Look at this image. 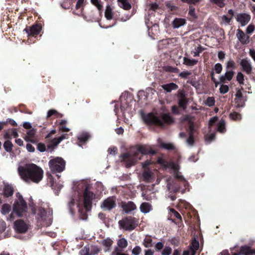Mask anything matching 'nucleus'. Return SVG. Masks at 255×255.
<instances>
[{
    "label": "nucleus",
    "mask_w": 255,
    "mask_h": 255,
    "mask_svg": "<svg viewBox=\"0 0 255 255\" xmlns=\"http://www.w3.org/2000/svg\"><path fill=\"white\" fill-rule=\"evenodd\" d=\"M17 172L20 178L26 183H38L43 177L44 171L42 168L34 163H27L19 166Z\"/></svg>",
    "instance_id": "nucleus-1"
},
{
    "label": "nucleus",
    "mask_w": 255,
    "mask_h": 255,
    "mask_svg": "<svg viewBox=\"0 0 255 255\" xmlns=\"http://www.w3.org/2000/svg\"><path fill=\"white\" fill-rule=\"evenodd\" d=\"M141 116L144 122L148 125L163 127L164 123L169 125L174 122L173 118L168 114H163L161 118L155 116L152 113L146 115L142 113Z\"/></svg>",
    "instance_id": "nucleus-2"
},
{
    "label": "nucleus",
    "mask_w": 255,
    "mask_h": 255,
    "mask_svg": "<svg viewBox=\"0 0 255 255\" xmlns=\"http://www.w3.org/2000/svg\"><path fill=\"white\" fill-rule=\"evenodd\" d=\"M96 199V195L91 191L88 187L85 188L84 195L83 200L78 202L77 207L80 208L83 205L86 211L91 210L93 201ZM79 212H81V215L80 218L82 220L87 219V215L83 210L79 209Z\"/></svg>",
    "instance_id": "nucleus-3"
},
{
    "label": "nucleus",
    "mask_w": 255,
    "mask_h": 255,
    "mask_svg": "<svg viewBox=\"0 0 255 255\" xmlns=\"http://www.w3.org/2000/svg\"><path fill=\"white\" fill-rule=\"evenodd\" d=\"M134 151L132 154V158L133 159L137 161L141 159L142 155H154L156 153L154 150L152 149L150 147L147 145H139L135 149L130 148L128 149V167L133 164V163H130V160L132 158L131 152Z\"/></svg>",
    "instance_id": "nucleus-4"
},
{
    "label": "nucleus",
    "mask_w": 255,
    "mask_h": 255,
    "mask_svg": "<svg viewBox=\"0 0 255 255\" xmlns=\"http://www.w3.org/2000/svg\"><path fill=\"white\" fill-rule=\"evenodd\" d=\"M17 198V200L15 202L13 205V212L11 215V217L16 214L18 216H22L26 212L27 205L24 201L22 196L19 194H16Z\"/></svg>",
    "instance_id": "nucleus-5"
},
{
    "label": "nucleus",
    "mask_w": 255,
    "mask_h": 255,
    "mask_svg": "<svg viewBox=\"0 0 255 255\" xmlns=\"http://www.w3.org/2000/svg\"><path fill=\"white\" fill-rule=\"evenodd\" d=\"M49 168L52 172H61L65 168V161L61 157H57L49 160Z\"/></svg>",
    "instance_id": "nucleus-6"
},
{
    "label": "nucleus",
    "mask_w": 255,
    "mask_h": 255,
    "mask_svg": "<svg viewBox=\"0 0 255 255\" xmlns=\"http://www.w3.org/2000/svg\"><path fill=\"white\" fill-rule=\"evenodd\" d=\"M244 88L242 87L241 89H238L235 94V103L237 108H243L245 106L246 102L247 101V96H244L242 91Z\"/></svg>",
    "instance_id": "nucleus-7"
},
{
    "label": "nucleus",
    "mask_w": 255,
    "mask_h": 255,
    "mask_svg": "<svg viewBox=\"0 0 255 255\" xmlns=\"http://www.w3.org/2000/svg\"><path fill=\"white\" fill-rule=\"evenodd\" d=\"M127 245L128 243L126 239L124 238L120 239L118 242V247L113 252L112 255H128L123 251L127 247Z\"/></svg>",
    "instance_id": "nucleus-8"
},
{
    "label": "nucleus",
    "mask_w": 255,
    "mask_h": 255,
    "mask_svg": "<svg viewBox=\"0 0 255 255\" xmlns=\"http://www.w3.org/2000/svg\"><path fill=\"white\" fill-rule=\"evenodd\" d=\"M240 65L243 72L246 73L248 75H251L252 74L253 68L250 59L248 58L241 59Z\"/></svg>",
    "instance_id": "nucleus-9"
},
{
    "label": "nucleus",
    "mask_w": 255,
    "mask_h": 255,
    "mask_svg": "<svg viewBox=\"0 0 255 255\" xmlns=\"http://www.w3.org/2000/svg\"><path fill=\"white\" fill-rule=\"evenodd\" d=\"M28 225L23 220H18L14 223V229L18 233H24L28 229Z\"/></svg>",
    "instance_id": "nucleus-10"
},
{
    "label": "nucleus",
    "mask_w": 255,
    "mask_h": 255,
    "mask_svg": "<svg viewBox=\"0 0 255 255\" xmlns=\"http://www.w3.org/2000/svg\"><path fill=\"white\" fill-rule=\"evenodd\" d=\"M116 206V199L114 197L105 199L101 204V208L106 210H110Z\"/></svg>",
    "instance_id": "nucleus-11"
},
{
    "label": "nucleus",
    "mask_w": 255,
    "mask_h": 255,
    "mask_svg": "<svg viewBox=\"0 0 255 255\" xmlns=\"http://www.w3.org/2000/svg\"><path fill=\"white\" fill-rule=\"evenodd\" d=\"M158 162L166 168H170L174 171V173L179 170V165L173 161H167L165 159H158Z\"/></svg>",
    "instance_id": "nucleus-12"
},
{
    "label": "nucleus",
    "mask_w": 255,
    "mask_h": 255,
    "mask_svg": "<svg viewBox=\"0 0 255 255\" xmlns=\"http://www.w3.org/2000/svg\"><path fill=\"white\" fill-rule=\"evenodd\" d=\"M236 19L238 22L241 23V26H244L250 21L251 16L246 13H241L237 14Z\"/></svg>",
    "instance_id": "nucleus-13"
},
{
    "label": "nucleus",
    "mask_w": 255,
    "mask_h": 255,
    "mask_svg": "<svg viewBox=\"0 0 255 255\" xmlns=\"http://www.w3.org/2000/svg\"><path fill=\"white\" fill-rule=\"evenodd\" d=\"M236 36L239 41L243 45L247 44L250 42V36L246 34L244 31L240 28L237 29Z\"/></svg>",
    "instance_id": "nucleus-14"
},
{
    "label": "nucleus",
    "mask_w": 255,
    "mask_h": 255,
    "mask_svg": "<svg viewBox=\"0 0 255 255\" xmlns=\"http://www.w3.org/2000/svg\"><path fill=\"white\" fill-rule=\"evenodd\" d=\"M255 254V249H252L250 247L244 245L240 248V250L238 254L234 253L233 255H253Z\"/></svg>",
    "instance_id": "nucleus-15"
},
{
    "label": "nucleus",
    "mask_w": 255,
    "mask_h": 255,
    "mask_svg": "<svg viewBox=\"0 0 255 255\" xmlns=\"http://www.w3.org/2000/svg\"><path fill=\"white\" fill-rule=\"evenodd\" d=\"M235 74V72L233 70H227L224 75H221L219 77V80L221 83H225L226 81H230Z\"/></svg>",
    "instance_id": "nucleus-16"
},
{
    "label": "nucleus",
    "mask_w": 255,
    "mask_h": 255,
    "mask_svg": "<svg viewBox=\"0 0 255 255\" xmlns=\"http://www.w3.org/2000/svg\"><path fill=\"white\" fill-rule=\"evenodd\" d=\"M41 27L40 25H33L29 28H26L24 29V31L26 32L28 35H37L40 31Z\"/></svg>",
    "instance_id": "nucleus-17"
},
{
    "label": "nucleus",
    "mask_w": 255,
    "mask_h": 255,
    "mask_svg": "<svg viewBox=\"0 0 255 255\" xmlns=\"http://www.w3.org/2000/svg\"><path fill=\"white\" fill-rule=\"evenodd\" d=\"M161 87L167 93H170L172 90H176L178 88V86L174 83L163 84Z\"/></svg>",
    "instance_id": "nucleus-18"
},
{
    "label": "nucleus",
    "mask_w": 255,
    "mask_h": 255,
    "mask_svg": "<svg viewBox=\"0 0 255 255\" xmlns=\"http://www.w3.org/2000/svg\"><path fill=\"white\" fill-rule=\"evenodd\" d=\"M38 214L40 216L42 220H43L46 222V223H43L44 226H48L51 224L52 221L50 217H48L47 218H45L46 213L43 209H39Z\"/></svg>",
    "instance_id": "nucleus-19"
},
{
    "label": "nucleus",
    "mask_w": 255,
    "mask_h": 255,
    "mask_svg": "<svg viewBox=\"0 0 255 255\" xmlns=\"http://www.w3.org/2000/svg\"><path fill=\"white\" fill-rule=\"evenodd\" d=\"M138 219L132 217H128V231L133 230L138 225Z\"/></svg>",
    "instance_id": "nucleus-20"
},
{
    "label": "nucleus",
    "mask_w": 255,
    "mask_h": 255,
    "mask_svg": "<svg viewBox=\"0 0 255 255\" xmlns=\"http://www.w3.org/2000/svg\"><path fill=\"white\" fill-rule=\"evenodd\" d=\"M186 23V21L184 18H175L172 22V25L174 28H178Z\"/></svg>",
    "instance_id": "nucleus-21"
},
{
    "label": "nucleus",
    "mask_w": 255,
    "mask_h": 255,
    "mask_svg": "<svg viewBox=\"0 0 255 255\" xmlns=\"http://www.w3.org/2000/svg\"><path fill=\"white\" fill-rule=\"evenodd\" d=\"M36 133V130L34 128H31L29 129L26 132V135L24 137V139L26 141H30L31 142H34V140L32 138L34 137Z\"/></svg>",
    "instance_id": "nucleus-22"
},
{
    "label": "nucleus",
    "mask_w": 255,
    "mask_h": 255,
    "mask_svg": "<svg viewBox=\"0 0 255 255\" xmlns=\"http://www.w3.org/2000/svg\"><path fill=\"white\" fill-rule=\"evenodd\" d=\"M158 143L160 147L168 150H173L175 149V147L173 144L171 143H165L162 142L161 140H158Z\"/></svg>",
    "instance_id": "nucleus-23"
},
{
    "label": "nucleus",
    "mask_w": 255,
    "mask_h": 255,
    "mask_svg": "<svg viewBox=\"0 0 255 255\" xmlns=\"http://www.w3.org/2000/svg\"><path fill=\"white\" fill-rule=\"evenodd\" d=\"M142 245L145 248H146L152 247L153 246L154 243L153 242L152 239H151V237L150 236L146 235L143 240Z\"/></svg>",
    "instance_id": "nucleus-24"
},
{
    "label": "nucleus",
    "mask_w": 255,
    "mask_h": 255,
    "mask_svg": "<svg viewBox=\"0 0 255 255\" xmlns=\"http://www.w3.org/2000/svg\"><path fill=\"white\" fill-rule=\"evenodd\" d=\"M170 211L171 216H173L174 217H175L177 219L179 220V221L177 222H175V221L174 220H172V221L173 222H174L175 223H176V224H178V225H179L180 223H181L182 222V217H181V216L180 215V214L174 209H172V208L170 209Z\"/></svg>",
    "instance_id": "nucleus-25"
},
{
    "label": "nucleus",
    "mask_w": 255,
    "mask_h": 255,
    "mask_svg": "<svg viewBox=\"0 0 255 255\" xmlns=\"http://www.w3.org/2000/svg\"><path fill=\"white\" fill-rule=\"evenodd\" d=\"M13 193L12 186L9 184H5L3 188V193L4 196L9 197L11 196Z\"/></svg>",
    "instance_id": "nucleus-26"
},
{
    "label": "nucleus",
    "mask_w": 255,
    "mask_h": 255,
    "mask_svg": "<svg viewBox=\"0 0 255 255\" xmlns=\"http://www.w3.org/2000/svg\"><path fill=\"white\" fill-rule=\"evenodd\" d=\"M151 208V205L148 202L142 203L140 206V209L142 213H146L149 212Z\"/></svg>",
    "instance_id": "nucleus-27"
},
{
    "label": "nucleus",
    "mask_w": 255,
    "mask_h": 255,
    "mask_svg": "<svg viewBox=\"0 0 255 255\" xmlns=\"http://www.w3.org/2000/svg\"><path fill=\"white\" fill-rule=\"evenodd\" d=\"M189 100L187 98L178 100V104L179 108L185 110L187 108Z\"/></svg>",
    "instance_id": "nucleus-28"
},
{
    "label": "nucleus",
    "mask_w": 255,
    "mask_h": 255,
    "mask_svg": "<svg viewBox=\"0 0 255 255\" xmlns=\"http://www.w3.org/2000/svg\"><path fill=\"white\" fill-rule=\"evenodd\" d=\"M164 71L170 73H178L179 72V69L176 67H172L171 66H164L163 67Z\"/></svg>",
    "instance_id": "nucleus-29"
},
{
    "label": "nucleus",
    "mask_w": 255,
    "mask_h": 255,
    "mask_svg": "<svg viewBox=\"0 0 255 255\" xmlns=\"http://www.w3.org/2000/svg\"><path fill=\"white\" fill-rule=\"evenodd\" d=\"M66 138V134H62L61 136H60L59 137L57 138H54L53 139H52L51 143V145L52 146H56L59 143H60V142L63 140L64 139Z\"/></svg>",
    "instance_id": "nucleus-30"
},
{
    "label": "nucleus",
    "mask_w": 255,
    "mask_h": 255,
    "mask_svg": "<svg viewBox=\"0 0 255 255\" xmlns=\"http://www.w3.org/2000/svg\"><path fill=\"white\" fill-rule=\"evenodd\" d=\"M113 241L110 239H106L102 241V244L107 249L105 250V252L109 251L110 248L112 245Z\"/></svg>",
    "instance_id": "nucleus-31"
},
{
    "label": "nucleus",
    "mask_w": 255,
    "mask_h": 255,
    "mask_svg": "<svg viewBox=\"0 0 255 255\" xmlns=\"http://www.w3.org/2000/svg\"><path fill=\"white\" fill-rule=\"evenodd\" d=\"M189 123V133L194 135L196 132V129L195 128V124L191 119H190L188 121Z\"/></svg>",
    "instance_id": "nucleus-32"
},
{
    "label": "nucleus",
    "mask_w": 255,
    "mask_h": 255,
    "mask_svg": "<svg viewBox=\"0 0 255 255\" xmlns=\"http://www.w3.org/2000/svg\"><path fill=\"white\" fill-rule=\"evenodd\" d=\"M113 16L112 8L109 5H107L105 11V17L107 19L111 20L113 18Z\"/></svg>",
    "instance_id": "nucleus-33"
},
{
    "label": "nucleus",
    "mask_w": 255,
    "mask_h": 255,
    "mask_svg": "<svg viewBox=\"0 0 255 255\" xmlns=\"http://www.w3.org/2000/svg\"><path fill=\"white\" fill-rule=\"evenodd\" d=\"M198 63V60L195 59H190L187 57L183 59V64L187 66H194Z\"/></svg>",
    "instance_id": "nucleus-34"
},
{
    "label": "nucleus",
    "mask_w": 255,
    "mask_h": 255,
    "mask_svg": "<svg viewBox=\"0 0 255 255\" xmlns=\"http://www.w3.org/2000/svg\"><path fill=\"white\" fill-rule=\"evenodd\" d=\"M174 177L177 180L182 182L185 187H186V185L188 184V182L185 180L184 177L180 175V172H179V171L176 173H174Z\"/></svg>",
    "instance_id": "nucleus-35"
},
{
    "label": "nucleus",
    "mask_w": 255,
    "mask_h": 255,
    "mask_svg": "<svg viewBox=\"0 0 255 255\" xmlns=\"http://www.w3.org/2000/svg\"><path fill=\"white\" fill-rule=\"evenodd\" d=\"M210 1L217 5L220 8H223L226 5L225 0H209Z\"/></svg>",
    "instance_id": "nucleus-36"
},
{
    "label": "nucleus",
    "mask_w": 255,
    "mask_h": 255,
    "mask_svg": "<svg viewBox=\"0 0 255 255\" xmlns=\"http://www.w3.org/2000/svg\"><path fill=\"white\" fill-rule=\"evenodd\" d=\"M217 130L221 133H224L226 131L225 123L224 121H221L218 125Z\"/></svg>",
    "instance_id": "nucleus-37"
},
{
    "label": "nucleus",
    "mask_w": 255,
    "mask_h": 255,
    "mask_svg": "<svg viewBox=\"0 0 255 255\" xmlns=\"http://www.w3.org/2000/svg\"><path fill=\"white\" fill-rule=\"evenodd\" d=\"M230 118L234 121H239L241 119V115L237 112H233L230 115Z\"/></svg>",
    "instance_id": "nucleus-38"
},
{
    "label": "nucleus",
    "mask_w": 255,
    "mask_h": 255,
    "mask_svg": "<svg viewBox=\"0 0 255 255\" xmlns=\"http://www.w3.org/2000/svg\"><path fill=\"white\" fill-rule=\"evenodd\" d=\"M244 75L241 72H239L237 73V75L236 77L237 81L241 85L244 84Z\"/></svg>",
    "instance_id": "nucleus-39"
},
{
    "label": "nucleus",
    "mask_w": 255,
    "mask_h": 255,
    "mask_svg": "<svg viewBox=\"0 0 255 255\" xmlns=\"http://www.w3.org/2000/svg\"><path fill=\"white\" fill-rule=\"evenodd\" d=\"M222 20L221 21V24H225V25H230L231 24L232 21V17H228L227 15H224L222 17Z\"/></svg>",
    "instance_id": "nucleus-40"
},
{
    "label": "nucleus",
    "mask_w": 255,
    "mask_h": 255,
    "mask_svg": "<svg viewBox=\"0 0 255 255\" xmlns=\"http://www.w3.org/2000/svg\"><path fill=\"white\" fill-rule=\"evenodd\" d=\"M119 224L121 229L126 231L128 230V220L126 218L119 221Z\"/></svg>",
    "instance_id": "nucleus-41"
},
{
    "label": "nucleus",
    "mask_w": 255,
    "mask_h": 255,
    "mask_svg": "<svg viewBox=\"0 0 255 255\" xmlns=\"http://www.w3.org/2000/svg\"><path fill=\"white\" fill-rule=\"evenodd\" d=\"M12 146H13V145H12L11 142L9 140H7V141H5L3 144V147L4 148V149L7 152H10L11 151Z\"/></svg>",
    "instance_id": "nucleus-42"
},
{
    "label": "nucleus",
    "mask_w": 255,
    "mask_h": 255,
    "mask_svg": "<svg viewBox=\"0 0 255 255\" xmlns=\"http://www.w3.org/2000/svg\"><path fill=\"white\" fill-rule=\"evenodd\" d=\"M227 70H229L230 69H232V70H234L236 69V63L235 61L233 60H230L228 61L226 63V66Z\"/></svg>",
    "instance_id": "nucleus-43"
},
{
    "label": "nucleus",
    "mask_w": 255,
    "mask_h": 255,
    "mask_svg": "<svg viewBox=\"0 0 255 255\" xmlns=\"http://www.w3.org/2000/svg\"><path fill=\"white\" fill-rule=\"evenodd\" d=\"M119 6L123 9H128V0H118Z\"/></svg>",
    "instance_id": "nucleus-44"
},
{
    "label": "nucleus",
    "mask_w": 255,
    "mask_h": 255,
    "mask_svg": "<svg viewBox=\"0 0 255 255\" xmlns=\"http://www.w3.org/2000/svg\"><path fill=\"white\" fill-rule=\"evenodd\" d=\"M90 137V136L89 135V134L88 133H86V132H85V133H82L81 134H80L79 136H78V139L80 141H86V140H87Z\"/></svg>",
    "instance_id": "nucleus-45"
},
{
    "label": "nucleus",
    "mask_w": 255,
    "mask_h": 255,
    "mask_svg": "<svg viewBox=\"0 0 255 255\" xmlns=\"http://www.w3.org/2000/svg\"><path fill=\"white\" fill-rule=\"evenodd\" d=\"M11 210L10 206L8 204H4L1 208V213L2 214H6L8 213Z\"/></svg>",
    "instance_id": "nucleus-46"
},
{
    "label": "nucleus",
    "mask_w": 255,
    "mask_h": 255,
    "mask_svg": "<svg viewBox=\"0 0 255 255\" xmlns=\"http://www.w3.org/2000/svg\"><path fill=\"white\" fill-rule=\"evenodd\" d=\"M199 242L196 239H194L191 243V247L190 248V249L192 250H195V251L196 252V251L199 249Z\"/></svg>",
    "instance_id": "nucleus-47"
},
{
    "label": "nucleus",
    "mask_w": 255,
    "mask_h": 255,
    "mask_svg": "<svg viewBox=\"0 0 255 255\" xmlns=\"http://www.w3.org/2000/svg\"><path fill=\"white\" fill-rule=\"evenodd\" d=\"M194 142H195L194 135L192 134L191 133V134L189 133V137L186 139L187 143L190 146H192L194 144Z\"/></svg>",
    "instance_id": "nucleus-48"
},
{
    "label": "nucleus",
    "mask_w": 255,
    "mask_h": 255,
    "mask_svg": "<svg viewBox=\"0 0 255 255\" xmlns=\"http://www.w3.org/2000/svg\"><path fill=\"white\" fill-rule=\"evenodd\" d=\"M188 14L193 18H197V15L195 13V8L192 5L189 6Z\"/></svg>",
    "instance_id": "nucleus-49"
},
{
    "label": "nucleus",
    "mask_w": 255,
    "mask_h": 255,
    "mask_svg": "<svg viewBox=\"0 0 255 255\" xmlns=\"http://www.w3.org/2000/svg\"><path fill=\"white\" fill-rule=\"evenodd\" d=\"M178 100L186 98L185 92L184 90H179L177 95Z\"/></svg>",
    "instance_id": "nucleus-50"
},
{
    "label": "nucleus",
    "mask_w": 255,
    "mask_h": 255,
    "mask_svg": "<svg viewBox=\"0 0 255 255\" xmlns=\"http://www.w3.org/2000/svg\"><path fill=\"white\" fill-rule=\"evenodd\" d=\"M222 69L223 66L221 64L218 63L215 65L214 70L217 74H220Z\"/></svg>",
    "instance_id": "nucleus-51"
},
{
    "label": "nucleus",
    "mask_w": 255,
    "mask_h": 255,
    "mask_svg": "<svg viewBox=\"0 0 255 255\" xmlns=\"http://www.w3.org/2000/svg\"><path fill=\"white\" fill-rule=\"evenodd\" d=\"M91 2L95 5L97 8L101 10L103 8V5L101 3V0H91Z\"/></svg>",
    "instance_id": "nucleus-52"
},
{
    "label": "nucleus",
    "mask_w": 255,
    "mask_h": 255,
    "mask_svg": "<svg viewBox=\"0 0 255 255\" xmlns=\"http://www.w3.org/2000/svg\"><path fill=\"white\" fill-rule=\"evenodd\" d=\"M229 90V87L227 85H222L220 88V92L222 94L227 93Z\"/></svg>",
    "instance_id": "nucleus-53"
},
{
    "label": "nucleus",
    "mask_w": 255,
    "mask_h": 255,
    "mask_svg": "<svg viewBox=\"0 0 255 255\" xmlns=\"http://www.w3.org/2000/svg\"><path fill=\"white\" fill-rule=\"evenodd\" d=\"M134 210H137L135 204L133 202L128 201V213Z\"/></svg>",
    "instance_id": "nucleus-54"
},
{
    "label": "nucleus",
    "mask_w": 255,
    "mask_h": 255,
    "mask_svg": "<svg viewBox=\"0 0 255 255\" xmlns=\"http://www.w3.org/2000/svg\"><path fill=\"white\" fill-rule=\"evenodd\" d=\"M255 29V25L253 24H250L248 26L246 29V33L247 34H251L252 33Z\"/></svg>",
    "instance_id": "nucleus-55"
},
{
    "label": "nucleus",
    "mask_w": 255,
    "mask_h": 255,
    "mask_svg": "<svg viewBox=\"0 0 255 255\" xmlns=\"http://www.w3.org/2000/svg\"><path fill=\"white\" fill-rule=\"evenodd\" d=\"M215 101L213 97H208L206 100V105L209 107L213 106L215 105Z\"/></svg>",
    "instance_id": "nucleus-56"
},
{
    "label": "nucleus",
    "mask_w": 255,
    "mask_h": 255,
    "mask_svg": "<svg viewBox=\"0 0 255 255\" xmlns=\"http://www.w3.org/2000/svg\"><path fill=\"white\" fill-rule=\"evenodd\" d=\"M141 252V249L139 246H136L132 250V254L134 255H139Z\"/></svg>",
    "instance_id": "nucleus-57"
},
{
    "label": "nucleus",
    "mask_w": 255,
    "mask_h": 255,
    "mask_svg": "<svg viewBox=\"0 0 255 255\" xmlns=\"http://www.w3.org/2000/svg\"><path fill=\"white\" fill-rule=\"evenodd\" d=\"M191 74V72L186 71L180 72L179 74V76L183 79H187Z\"/></svg>",
    "instance_id": "nucleus-58"
},
{
    "label": "nucleus",
    "mask_w": 255,
    "mask_h": 255,
    "mask_svg": "<svg viewBox=\"0 0 255 255\" xmlns=\"http://www.w3.org/2000/svg\"><path fill=\"white\" fill-rule=\"evenodd\" d=\"M6 228V224L2 220L0 219V234L2 233ZM2 238L0 237V239H1Z\"/></svg>",
    "instance_id": "nucleus-59"
},
{
    "label": "nucleus",
    "mask_w": 255,
    "mask_h": 255,
    "mask_svg": "<svg viewBox=\"0 0 255 255\" xmlns=\"http://www.w3.org/2000/svg\"><path fill=\"white\" fill-rule=\"evenodd\" d=\"M172 251V249L169 247H166L162 252V255H169L171 254Z\"/></svg>",
    "instance_id": "nucleus-60"
},
{
    "label": "nucleus",
    "mask_w": 255,
    "mask_h": 255,
    "mask_svg": "<svg viewBox=\"0 0 255 255\" xmlns=\"http://www.w3.org/2000/svg\"><path fill=\"white\" fill-rule=\"evenodd\" d=\"M151 177V174L150 172L145 171L143 173V177L145 181H148Z\"/></svg>",
    "instance_id": "nucleus-61"
},
{
    "label": "nucleus",
    "mask_w": 255,
    "mask_h": 255,
    "mask_svg": "<svg viewBox=\"0 0 255 255\" xmlns=\"http://www.w3.org/2000/svg\"><path fill=\"white\" fill-rule=\"evenodd\" d=\"M203 49H204L202 48V47L199 45L198 47H197V48H196V52L194 53V56H199V54L203 50Z\"/></svg>",
    "instance_id": "nucleus-62"
},
{
    "label": "nucleus",
    "mask_w": 255,
    "mask_h": 255,
    "mask_svg": "<svg viewBox=\"0 0 255 255\" xmlns=\"http://www.w3.org/2000/svg\"><path fill=\"white\" fill-rule=\"evenodd\" d=\"M196 254V252L195 250H192L190 249L188 250L185 251L183 252V255H195Z\"/></svg>",
    "instance_id": "nucleus-63"
},
{
    "label": "nucleus",
    "mask_w": 255,
    "mask_h": 255,
    "mask_svg": "<svg viewBox=\"0 0 255 255\" xmlns=\"http://www.w3.org/2000/svg\"><path fill=\"white\" fill-rule=\"evenodd\" d=\"M218 120V118L216 116L211 118L209 122V126H213Z\"/></svg>",
    "instance_id": "nucleus-64"
}]
</instances>
